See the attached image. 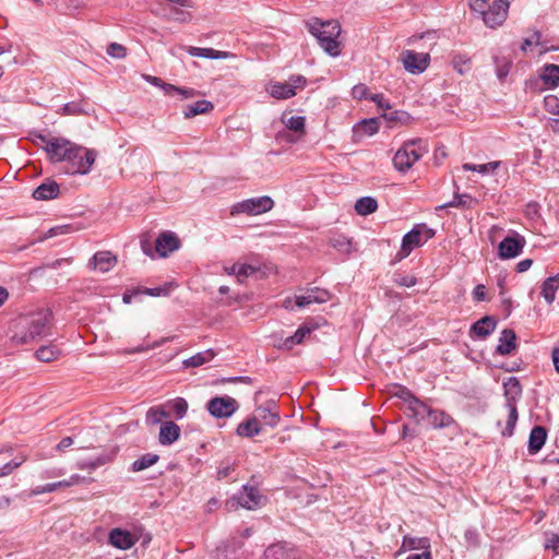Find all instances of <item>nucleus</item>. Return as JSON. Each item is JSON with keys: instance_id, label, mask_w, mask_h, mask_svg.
I'll return each instance as SVG.
<instances>
[{"instance_id": "obj_61", "label": "nucleus", "mask_w": 559, "mask_h": 559, "mask_svg": "<svg viewBox=\"0 0 559 559\" xmlns=\"http://www.w3.org/2000/svg\"><path fill=\"white\" fill-rule=\"evenodd\" d=\"M169 289L167 287H155V288H146L144 293L150 296H160V295H167Z\"/></svg>"}, {"instance_id": "obj_20", "label": "nucleus", "mask_w": 559, "mask_h": 559, "mask_svg": "<svg viewBox=\"0 0 559 559\" xmlns=\"http://www.w3.org/2000/svg\"><path fill=\"white\" fill-rule=\"evenodd\" d=\"M116 264L117 258L110 251L96 252L90 261V265L93 269L99 270L103 273L110 271Z\"/></svg>"}, {"instance_id": "obj_48", "label": "nucleus", "mask_w": 559, "mask_h": 559, "mask_svg": "<svg viewBox=\"0 0 559 559\" xmlns=\"http://www.w3.org/2000/svg\"><path fill=\"white\" fill-rule=\"evenodd\" d=\"M167 417H169V414L159 407H151L146 413V419L152 425H156Z\"/></svg>"}, {"instance_id": "obj_40", "label": "nucleus", "mask_w": 559, "mask_h": 559, "mask_svg": "<svg viewBox=\"0 0 559 559\" xmlns=\"http://www.w3.org/2000/svg\"><path fill=\"white\" fill-rule=\"evenodd\" d=\"M159 456L153 453H146L140 459L135 460L132 464L133 472H141L150 466L154 465L158 461Z\"/></svg>"}, {"instance_id": "obj_46", "label": "nucleus", "mask_w": 559, "mask_h": 559, "mask_svg": "<svg viewBox=\"0 0 559 559\" xmlns=\"http://www.w3.org/2000/svg\"><path fill=\"white\" fill-rule=\"evenodd\" d=\"M452 64L460 74H464L471 69V59L464 55H456L452 59Z\"/></svg>"}, {"instance_id": "obj_51", "label": "nucleus", "mask_w": 559, "mask_h": 559, "mask_svg": "<svg viewBox=\"0 0 559 559\" xmlns=\"http://www.w3.org/2000/svg\"><path fill=\"white\" fill-rule=\"evenodd\" d=\"M169 340H171V337H163L162 340L157 341V342H154L153 344L151 345H146V346H138V347H134V348H130V349H126L124 353L126 354H138V353H143V352H146V350H150V349H153V348H156L163 344H165L166 342H168Z\"/></svg>"}, {"instance_id": "obj_22", "label": "nucleus", "mask_w": 559, "mask_h": 559, "mask_svg": "<svg viewBox=\"0 0 559 559\" xmlns=\"http://www.w3.org/2000/svg\"><path fill=\"white\" fill-rule=\"evenodd\" d=\"M427 417L429 424L435 429L447 428L455 425L454 418L442 409H433L429 407Z\"/></svg>"}, {"instance_id": "obj_54", "label": "nucleus", "mask_w": 559, "mask_h": 559, "mask_svg": "<svg viewBox=\"0 0 559 559\" xmlns=\"http://www.w3.org/2000/svg\"><path fill=\"white\" fill-rule=\"evenodd\" d=\"M144 79L155 85V86H158V87H162L167 94L170 93V88H175V85H171V84H168V83H165L163 82L157 76H153V75H144Z\"/></svg>"}, {"instance_id": "obj_45", "label": "nucleus", "mask_w": 559, "mask_h": 559, "mask_svg": "<svg viewBox=\"0 0 559 559\" xmlns=\"http://www.w3.org/2000/svg\"><path fill=\"white\" fill-rule=\"evenodd\" d=\"M284 123L292 131L305 133L306 119L302 116H292Z\"/></svg>"}, {"instance_id": "obj_28", "label": "nucleus", "mask_w": 559, "mask_h": 559, "mask_svg": "<svg viewBox=\"0 0 559 559\" xmlns=\"http://www.w3.org/2000/svg\"><path fill=\"white\" fill-rule=\"evenodd\" d=\"M261 431V424L257 416L250 417L240 423L237 427V435L245 438H251L259 435Z\"/></svg>"}, {"instance_id": "obj_8", "label": "nucleus", "mask_w": 559, "mask_h": 559, "mask_svg": "<svg viewBox=\"0 0 559 559\" xmlns=\"http://www.w3.org/2000/svg\"><path fill=\"white\" fill-rule=\"evenodd\" d=\"M274 207V201L269 195L246 199L235 203L230 207V215L247 214L250 216L260 215L270 212Z\"/></svg>"}, {"instance_id": "obj_3", "label": "nucleus", "mask_w": 559, "mask_h": 559, "mask_svg": "<svg viewBox=\"0 0 559 559\" xmlns=\"http://www.w3.org/2000/svg\"><path fill=\"white\" fill-rule=\"evenodd\" d=\"M427 152L428 145L424 140H409L395 153L393 157V165L396 170L406 173Z\"/></svg>"}, {"instance_id": "obj_13", "label": "nucleus", "mask_w": 559, "mask_h": 559, "mask_svg": "<svg viewBox=\"0 0 559 559\" xmlns=\"http://www.w3.org/2000/svg\"><path fill=\"white\" fill-rule=\"evenodd\" d=\"M405 70L412 74L423 73L429 66L430 56L424 52L405 50L401 55Z\"/></svg>"}, {"instance_id": "obj_12", "label": "nucleus", "mask_w": 559, "mask_h": 559, "mask_svg": "<svg viewBox=\"0 0 559 559\" xmlns=\"http://www.w3.org/2000/svg\"><path fill=\"white\" fill-rule=\"evenodd\" d=\"M411 550H420L421 552L409 555L406 559H431L430 540L427 537L405 536L397 555Z\"/></svg>"}, {"instance_id": "obj_6", "label": "nucleus", "mask_w": 559, "mask_h": 559, "mask_svg": "<svg viewBox=\"0 0 559 559\" xmlns=\"http://www.w3.org/2000/svg\"><path fill=\"white\" fill-rule=\"evenodd\" d=\"M264 500L259 489L253 486L245 485L242 490L226 500L225 508L228 512H235L239 508L255 510Z\"/></svg>"}, {"instance_id": "obj_58", "label": "nucleus", "mask_w": 559, "mask_h": 559, "mask_svg": "<svg viewBox=\"0 0 559 559\" xmlns=\"http://www.w3.org/2000/svg\"><path fill=\"white\" fill-rule=\"evenodd\" d=\"M369 99L376 103L382 109H390L391 106L389 102L384 98L382 94H373L369 97Z\"/></svg>"}, {"instance_id": "obj_15", "label": "nucleus", "mask_w": 559, "mask_h": 559, "mask_svg": "<svg viewBox=\"0 0 559 559\" xmlns=\"http://www.w3.org/2000/svg\"><path fill=\"white\" fill-rule=\"evenodd\" d=\"M525 246V239L515 234L513 236L506 237L498 247L499 257L501 259H512L519 255Z\"/></svg>"}, {"instance_id": "obj_37", "label": "nucleus", "mask_w": 559, "mask_h": 559, "mask_svg": "<svg viewBox=\"0 0 559 559\" xmlns=\"http://www.w3.org/2000/svg\"><path fill=\"white\" fill-rule=\"evenodd\" d=\"M428 409L429 406L418 399L412 400V402L407 404V415L417 421L427 417Z\"/></svg>"}, {"instance_id": "obj_43", "label": "nucleus", "mask_w": 559, "mask_h": 559, "mask_svg": "<svg viewBox=\"0 0 559 559\" xmlns=\"http://www.w3.org/2000/svg\"><path fill=\"white\" fill-rule=\"evenodd\" d=\"M544 108L554 116H559V94H549L544 97Z\"/></svg>"}, {"instance_id": "obj_18", "label": "nucleus", "mask_w": 559, "mask_h": 559, "mask_svg": "<svg viewBox=\"0 0 559 559\" xmlns=\"http://www.w3.org/2000/svg\"><path fill=\"white\" fill-rule=\"evenodd\" d=\"M136 540L138 537L134 534L122 528H112L108 535L109 544L119 549H129Z\"/></svg>"}, {"instance_id": "obj_7", "label": "nucleus", "mask_w": 559, "mask_h": 559, "mask_svg": "<svg viewBox=\"0 0 559 559\" xmlns=\"http://www.w3.org/2000/svg\"><path fill=\"white\" fill-rule=\"evenodd\" d=\"M97 153L76 144V150L67 159V173L71 175H86L95 163Z\"/></svg>"}, {"instance_id": "obj_16", "label": "nucleus", "mask_w": 559, "mask_h": 559, "mask_svg": "<svg viewBox=\"0 0 559 559\" xmlns=\"http://www.w3.org/2000/svg\"><path fill=\"white\" fill-rule=\"evenodd\" d=\"M331 299V294L326 289L313 287L308 289L305 295L296 297V306L307 307L311 304H324Z\"/></svg>"}, {"instance_id": "obj_2", "label": "nucleus", "mask_w": 559, "mask_h": 559, "mask_svg": "<svg viewBox=\"0 0 559 559\" xmlns=\"http://www.w3.org/2000/svg\"><path fill=\"white\" fill-rule=\"evenodd\" d=\"M307 27L328 55L331 57L341 55V43L337 40L341 34V25L337 21H322L318 17H312L307 22Z\"/></svg>"}, {"instance_id": "obj_36", "label": "nucleus", "mask_w": 559, "mask_h": 559, "mask_svg": "<svg viewBox=\"0 0 559 559\" xmlns=\"http://www.w3.org/2000/svg\"><path fill=\"white\" fill-rule=\"evenodd\" d=\"M540 79L548 87H557L559 85V66L547 64L545 66Z\"/></svg>"}, {"instance_id": "obj_24", "label": "nucleus", "mask_w": 559, "mask_h": 559, "mask_svg": "<svg viewBox=\"0 0 559 559\" xmlns=\"http://www.w3.org/2000/svg\"><path fill=\"white\" fill-rule=\"evenodd\" d=\"M516 347V334L511 329H504L499 337V344L496 348V353L506 356L511 354Z\"/></svg>"}, {"instance_id": "obj_56", "label": "nucleus", "mask_w": 559, "mask_h": 559, "mask_svg": "<svg viewBox=\"0 0 559 559\" xmlns=\"http://www.w3.org/2000/svg\"><path fill=\"white\" fill-rule=\"evenodd\" d=\"M352 95L356 99H364L368 97V87L365 84H357L352 90Z\"/></svg>"}, {"instance_id": "obj_23", "label": "nucleus", "mask_w": 559, "mask_h": 559, "mask_svg": "<svg viewBox=\"0 0 559 559\" xmlns=\"http://www.w3.org/2000/svg\"><path fill=\"white\" fill-rule=\"evenodd\" d=\"M179 436L180 427L174 421H165L160 426L158 441L163 445H169L177 441Z\"/></svg>"}, {"instance_id": "obj_31", "label": "nucleus", "mask_w": 559, "mask_h": 559, "mask_svg": "<svg viewBox=\"0 0 559 559\" xmlns=\"http://www.w3.org/2000/svg\"><path fill=\"white\" fill-rule=\"evenodd\" d=\"M559 288V274L550 276L543 282L542 295L548 304H552L556 298V292Z\"/></svg>"}, {"instance_id": "obj_60", "label": "nucleus", "mask_w": 559, "mask_h": 559, "mask_svg": "<svg viewBox=\"0 0 559 559\" xmlns=\"http://www.w3.org/2000/svg\"><path fill=\"white\" fill-rule=\"evenodd\" d=\"M545 547L547 549H552L555 555L559 554V536L558 535H551L547 538V542L545 544Z\"/></svg>"}, {"instance_id": "obj_10", "label": "nucleus", "mask_w": 559, "mask_h": 559, "mask_svg": "<svg viewBox=\"0 0 559 559\" xmlns=\"http://www.w3.org/2000/svg\"><path fill=\"white\" fill-rule=\"evenodd\" d=\"M435 231L425 224L416 225L411 231L404 235L401 246V258L407 257L413 249L420 247L425 241L432 238Z\"/></svg>"}, {"instance_id": "obj_30", "label": "nucleus", "mask_w": 559, "mask_h": 559, "mask_svg": "<svg viewBox=\"0 0 559 559\" xmlns=\"http://www.w3.org/2000/svg\"><path fill=\"white\" fill-rule=\"evenodd\" d=\"M187 51L193 57L206 59H227L229 57V52L215 50L213 48L188 47Z\"/></svg>"}, {"instance_id": "obj_19", "label": "nucleus", "mask_w": 559, "mask_h": 559, "mask_svg": "<svg viewBox=\"0 0 559 559\" xmlns=\"http://www.w3.org/2000/svg\"><path fill=\"white\" fill-rule=\"evenodd\" d=\"M179 239L170 231L162 233L155 241V250L159 257L165 258L179 248Z\"/></svg>"}, {"instance_id": "obj_32", "label": "nucleus", "mask_w": 559, "mask_h": 559, "mask_svg": "<svg viewBox=\"0 0 559 559\" xmlns=\"http://www.w3.org/2000/svg\"><path fill=\"white\" fill-rule=\"evenodd\" d=\"M316 325H310L308 323H305L300 325L297 331L294 333V335L287 337L284 342V345L287 348H292L296 344H300L304 342L306 336L310 335V333L316 330Z\"/></svg>"}, {"instance_id": "obj_44", "label": "nucleus", "mask_w": 559, "mask_h": 559, "mask_svg": "<svg viewBox=\"0 0 559 559\" xmlns=\"http://www.w3.org/2000/svg\"><path fill=\"white\" fill-rule=\"evenodd\" d=\"M259 271L258 266L247 263H237V281L242 284L245 280Z\"/></svg>"}, {"instance_id": "obj_50", "label": "nucleus", "mask_w": 559, "mask_h": 559, "mask_svg": "<svg viewBox=\"0 0 559 559\" xmlns=\"http://www.w3.org/2000/svg\"><path fill=\"white\" fill-rule=\"evenodd\" d=\"M25 456H21L20 459H14L9 463H5L3 466L0 467V477L10 475L14 469L20 467L25 462Z\"/></svg>"}, {"instance_id": "obj_52", "label": "nucleus", "mask_w": 559, "mask_h": 559, "mask_svg": "<svg viewBox=\"0 0 559 559\" xmlns=\"http://www.w3.org/2000/svg\"><path fill=\"white\" fill-rule=\"evenodd\" d=\"M107 53L112 58L122 59L127 55V49L118 43H111L107 47Z\"/></svg>"}, {"instance_id": "obj_39", "label": "nucleus", "mask_w": 559, "mask_h": 559, "mask_svg": "<svg viewBox=\"0 0 559 559\" xmlns=\"http://www.w3.org/2000/svg\"><path fill=\"white\" fill-rule=\"evenodd\" d=\"M501 165L500 160L490 162L487 164L475 165V164H464L462 167L466 171H477L481 175H487L489 173L496 171Z\"/></svg>"}, {"instance_id": "obj_35", "label": "nucleus", "mask_w": 559, "mask_h": 559, "mask_svg": "<svg viewBox=\"0 0 559 559\" xmlns=\"http://www.w3.org/2000/svg\"><path fill=\"white\" fill-rule=\"evenodd\" d=\"M378 209V202L374 198L362 197L355 203V211L361 216L374 213Z\"/></svg>"}, {"instance_id": "obj_9", "label": "nucleus", "mask_w": 559, "mask_h": 559, "mask_svg": "<svg viewBox=\"0 0 559 559\" xmlns=\"http://www.w3.org/2000/svg\"><path fill=\"white\" fill-rule=\"evenodd\" d=\"M307 85V79L301 74L290 75L286 82H271L266 91L276 99H288L296 95L297 90H302Z\"/></svg>"}, {"instance_id": "obj_63", "label": "nucleus", "mask_w": 559, "mask_h": 559, "mask_svg": "<svg viewBox=\"0 0 559 559\" xmlns=\"http://www.w3.org/2000/svg\"><path fill=\"white\" fill-rule=\"evenodd\" d=\"M84 481H85V477H82V476L75 474V475H72L69 479H64L63 484H64V487H71V486L79 485Z\"/></svg>"}, {"instance_id": "obj_14", "label": "nucleus", "mask_w": 559, "mask_h": 559, "mask_svg": "<svg viewBox=\"0 0 559 559\" xmlns=\"http://www.w3.org/2000/svg\"><path fill=\"white\" fill-rule=\"evenodd\" d=\"M206 408L212 416L216 418H223L231 416L235 413L237 406L236 401L233 397L217 396L211 399L207 402Z\"/></svg>"}, {"instance_id": "obj_33", "label": "nucleus", "mask_w": 559, "mask_h": 559, "mask_svg": "<svg viewBox=\"0 0 559 559\" xmlns=\"http://www.w3.org/2000/svg\"><path fill=\"white\" fill-rule=\"evenodd\" d=\"M215 357L213 349H206L204 352L197 353L192 357L182 361L185 368H195L211 361Z\"/></svg>"}, {"instance_id": "obj_17", "label": "nucleus", "mask_w": 559, "mask_h": 559, "mask_svg": "<svg viewBox=\"0 0 559 559\" xmlns=\"http://www.w3.org/2000/svg\"><path fill=\"white\" fill-rule=\"evenodd\" d=\"M255 413L259 421L261 420L265 426L274 428L280 424L281 417L274 401H269L265 405L258 407Z\"/></svg>"}, {"instance_id": "obj_25", "label": "nucleus", "mask_w": 559, "mask_h": 559, "mask_svg": "<svg viewBox=\"0 0 559 559\" xmlns=\"http://www.w3.org/2000/svg\"><path fill=\"white\" fill-rule=\"evenodd\" d=\"M497 325V321L493 317L486 316L481 318L480 320L476 321L472 328L471 332L476 334L479 337H487L490 335Z\"/></svg>"}, {"instance_id": "obj_27", "label": "nucleus", "mask_w": 559, "mask_h": 559, "mask_svg": "<svg viewBox=\"0 0 559 559\" xmlns=\"http://www.w3.org/2000/svg\"><path fill=\"white\" fill-rule=\"evenodd\" d=\"M60 192L59 185L55 181H47L38 186L34 192L33 198L36 200H51L58 197Z\"/></svg>"}, {"instance_id": "obj_1", "label": "nucleus", "mask_w": 559, "mask_h": 559, "mask_svg": "<svg viewBox=\"0 0 559 559\" xmlns=\"http://www.w3.org/2000/svg\"><path fill=\"white\" fill-rule=\"evenodd\" d=\"M52 312L39 309L17 316L10 322V340L15 345H26L37 342L50 333Z\"/></svg>"}, {"instance_id": "obj_21", "label": "nucleus", "mask_w": 559, "mask_h": 559, "mask_svg": "<svg viewBox=\"0 0 559 559\" xmlns=\"http://www.w3.org/2000/svg\"><path fill=\"white\" fill-rule=\"evenodd\" d=\"M296 549L286 542H278L270 545L264 551V559H280L295 557Z\"/></svg>"}, {"instance_id": "obj_5", "label": "nucleus", "mask_w": 559, "mask_h": 559, "mask_svg": "<svg viewBox=\"0 0 559 559\" xmlns=\"http://www.w3.org/2000/svg\"><path fill=\"white\" fill-rule=\"evenodd\" d=\"M504 388V397H506V408L508 411V418L506 421V427L502 430V435L507 437H511L513 435L516 421H518V408H516V400L522 394V386L518 378L510 377L503 383Z\"/></svg>"}, {"instance_id": "obj_55", "label": "nucleus", "mask_w": 559, "mask_h": 559, "mask_svg": "<svg viewBox=\"0 0 559 559\" xmlns=\"http://www.w3.org/2000/svg\"><path fill=\"white\" fill-rule=\"evenodd\" d=\"M395 283L402 287H413L417 284V278L413 275H399Z\"/></svg>"}, {"instance_id": "obj_29", "label": "nucleus", "mask_w": 559, "mask_h": 559, "mask_svg": "<svg viewBox=\"0 0 559 559\" xmlns=\"http://www.w3.org/2000/svg\"><path fill=\"white\" fill-rule=\"evenodd\" d=\"M214 109V105L209 100H198L192 105H187L183 109V117L186 119H191L198 115H203L212 111Z\"/></svg>"}, {"instance_id": "obj_42", "label": "nucleus", "mask_w": 559, "mask_h": 559, "mask_svg": "<svg viewBox=\"0 0 559 559\" xmlns=\"http://www.w3.org/2000/svg\"><path fill=\"white\" fill-rule=\"evenodd\" d=\"M379 130L378 120L374 118L365 119L359 124L356 126V132L365 134V135H373Z\"/></svg>"}, {"instance_id": "obj_59", "label": "nucleus", "mask_w": 559, "mask_h": 559, "mask_svg": "<svg viewBox=\"0 0 559 559\" xmlns=\"http://www.w3.org/2000/svg\"><path fill=\"white\" fill-rule=\"evenodd\" d=\"M170 92H177L182 98H192L198 95V92L193 88L177 87L170 88Z\"/></svg>"}, {"instance_id": "obj_62", "label": "nucleus", "mask_w": 559, "mask_h": 559, "mask_svg": "<svg viewBox=\"0 0 559 559\" xmlns=\"http://www.w3.org/2000/svg\"><path fill=\"white\" fill-rule=\"evenodd\" d=\"M473 295H474V298H475L477 301H483V300H485V298H486V288H485V286H484V285H481V284L477 285V286L474 288Z\"/></svg>"}, {"instance_id": "obj_47", "label": "nucleus", "mask_w": 559, "mask_h": 559, "mask_svg": "<svg viewBox=\"0 0 559 559\" xmlns=\"http://www.w3.org/2000/svg\"><path fill=\"white\" fill-rule=\"evenodd\" d=\"M58 112L63 116H75L86 114L81 104L74 102L64 104Z\"/></svg>"}, {"instance_id": "obj_41", "label": "nucleus", "mask_w": 559, "mask_h": 559, "mask_svg": "<svg viewBox=\"0 0 559 559\" xmlns=\"http://www.w3.org/2000/svg\"><path fill=\"white\" fill-rule=\"evenodd\" d=\"M177 419L186 416L188 411V403L183 397H176L167 403Z\"/></svg>"}, {"instance_id": "obj_26", "label": "nucleus", "mask_w": 559, "mask_h": 559, "mask_svg": "<svg viewBox=\"0 0 559 559\" xmlns=\"http://www.w3.org/2000/svg\"><path fill=\"white\" fill-rule=\"evenodd\" d=\"M547 438V431L543 426H535L530 433L528 438V452L535 454L545 444Z\"/></svg>"}, {"instance_id": "obj_49", "label": "nucleus", "mask_w": 559, "mask_h": 559, "mask_svg": "<svg viewBox=\"0 0 559 559\" xmlns=\"http://www.w3.org/2000/svg\"><path fill=\"white\" fill-rule=\"evenodd\" d=\"M71 230H72V228L69 225L56 226V227L48 229L43 236H40L37 239V241H44L46 239H49V238H52L56 236L64 235V234L70 233Z\"/></svg>"}, {"instance_id": "obj_11", "label": "nucleus", "mask_w": 559, "mask_h": 559, "mask_svg": "<svg viewBox=\"0 0 559 559\" xmlns=\"http://www.w3.org/2000/svg\"><path fill=\"white\" fill-rule=\"evenodd\" d=\"M73 150H76V144L64 138H51L45 147L51 163L67 162Z\"/></svg>"}, {"instance_id": "obj_34", "label": "nucleus", "mask_w": 559, "mask_h": 559, "mask_svg": "<svg viewBox=\"0 0 559 559\" xmlns=\"http://www.w3.org/2000/svg\"><path fill=\"white\" fill-rule=\"evenodd\" d=\"M60 355V348L53 344L40 346L35 353L36 358L44 362H51L56 360Z\"/></svg>"}, {"instance_id": "obj_64", "label": "nucleus", "mask_w": 559, "mask_h": 559, "mask_svg": "<svg viewBox=\"0 0 559 559\" xmlns=\"http://www.w3.org/2000/svg\"><path fill=\"white\" fill-rule=\"evenodd\" d=\"M73 444V439L71 437H64L61 439V441L57 444L56 449L58 451H63L67 448L71 447Z\"/></svg>"}, {"instance_id": "obj_53", "label": "nucleus", "mask_w": 559, "mask_h": 559, "mask_svg": "<svg viewBox=\"0 0 559 559\" xmlns=\"http://www.w3.org/2000/svg\"><path fill=\"white\" fill-rule=\"evenodd\" d=\"M59 488H64L63 480H60L57 483H50V484H46L44 486L37 487L36 489H34L33 493L40 495V493H46V492H52Z\"/></svg>"}, {"instance_id": "obj_4", "label": "nucleus", "mask_w": 559, "mask_h": 559, "mask_svg": "<svg viewBox=\"0 0 559 559\" xmlns=\"http://www.w3.org/2000/svg\"><path fill=\"white\" fill-rule=\"evenodd\" d=\"M509 4V0L477 1L474 12L481 16L488 27L495 28L507 20Z\"/></svg>"}, {"instance_id": "obj_38", "label": "nucleus", "mask_w": 559, "mask_h": 559, "mask_svg": "<svg viewBox=\"0 0 559 559\" xmlns=\"http://www.w3.org/2000/svg\"><path fill=\"white\" fill-rule=\"evenodd\" d=\"M476 200L473 199L469 194H455L453 200L444 203L437 207V210H443L447 207H472V203H475Z\"/></svg>"}, {"instance_id": "obj_57", "label": "nucleus", "mask_w": 559, "mask_h": 559, "mask_svg": "<svg viewBox=\"0 0 559 559\" xmlns=\"http://www.w3.org/2000/svg\"><path fill=\"white\" fill-rule=\"evenodd\" d=\"M173 20L181 23L189 22L191 20V14L187 11L176 8L173 10Z\"/></svg>"}]
</instances>
